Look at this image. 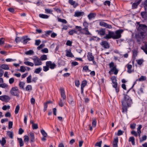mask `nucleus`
<instances>
[{"instance_id":"338daca9","label":"nucleus","mask_w":147,"mask_h":147,"mask_svg":"<svg viewBox=\"0 0 147 147\" xmlns=\"http://www.w3.org/2000/svg\"><path fill=\"white\" fill-rule=\"evenodd\" d=\"M5 42V39L3 38H0V45H1L4 44Z\"/></svg>"},{"instance_id":"412c9836","label":"nucleus","mask_w":147,"mask_h":147,"mask_svg":"<svg viewBox=\"0 0 147 147\" xmlns=\"http://www.w3.org/2000/svg\"><path fill=\"white\" fill-rule=\"evenodd\" d=\"M66 101V99H60L59 102V105L61 107H63Z\"/></svg>"},{"instance_id":"72a5a7b5","label":"nucleus","mask_w":147,"mask_h":147,"mask_svg":"<svg viewBox=\"0 0 147 147\" xmlns=\"http://www.w3.org/2000/svg\"><path fill=\"white\" fill-rule=\"evenodd\" d=\"M146 76H141L138 79H137L136 80V81H144L146 80Z\"/></svg>"},{"instance_id":"aec40b11","label":"nucleus","mask_w":147,"mask_h":147,"mask_svg":"<svg viewBox=\"0 0 147 147\" xmlns=\"http://www.w3.org/2000/svg\"><path fill=\"white\" fill-rule=\"evenodd\" d=\"M87 58L88 60L90 61H92L94 59V57L91 53L88 52V53Z\"/></svg>"},{"instance_id":"c9c22d12","label":"nucleus","mask_w":147,"mask_h":147,"mask_svg":"<svg viewBox=\"0 0 147 147\" xmlns=\"http://www.w3.org/2000/svg\"><path fill=\"white\" fill-rule=\"evenodd\" d=\"M39 16L40 18H44V19H47L49 17V16L44 14H39Z\"/></svg>"},{"instance_id":"2eb2a0df","label":"nucleus","mask_w":147,"mask_h":147,"mask_svg":"<svg viewBox=\"0 0 147 147\" xmlns=\"http://www.w3.org/2000/svg\"><path fill=\"white\" fill-rule=\"evenodd\" d=\"M96 32H97L98 34L101 36L104 35L105 33V29L103 28H102L98 30H96Z\"/></svg>"},{"instance_id":"9b49d317","label":"nucleus","mask_w":147,"mask_h":147,"mask_svg":"<svg viewBox=\"0 0 147 147\" xmlns=\"http://www.w3.org/2000/svg\"><path fill=\"white\" fill-rule=\"evenodd\" d=\"M100 45L105 49H109L110 47L109 43L106 41H102L100 43Z\"/></svg>"},{"instance_id":"4be33fe9","label":"nucleus","mask_w":147,"mask_h":147,"mask_svg":"<svg viewBox=\"0 0 147 147\" xmlns=\"http://www.w3.org/2000/svg\"><path fill=\"white\" fill-rule=\"evenodd\" d=\"M144 45L141 47V49L147 55V42H144Z\"/></svg>"},{"instance_id":"c85d7f7f","label":"nucleus","mask_w":147,"mask_h":147,"mask_svg":"<svg viewBox=\"0 0 147 147\" xmlns=\"http://www.w3.org/2000/svg\"><path fill=\"white\" fill-rule=\"evenodd\" d=\"M127 72L129 73H131L132 72V66L130 64H127Z\"/></svg>"},{"instance_id":"393cba45","label":"nucleus","mask_w":147,"mask_h":147,"mask_svg":"<svg viewBox=\"0 0 147 147\" xmlns=\"http://www.w3.org/2000/svg\"><path fill=\"white\" fill-rule=\"evenodd\" d=\"M118 141V137L115 138L113 142V147H117V143Z\"/></svg>"},{"instance_id":"9d476101","label":"nucleus","mask_w":147,"mask_h":147,"mask_svg":"<svg viewBox=\"0 0 147 147\" xmlns=\"http://www.w3.org/2000/svg\"><path fill=\"white\" fill-rule=\"evenodd\" d=\"M114 34V32H113L109 31L108 34L104 37V38L108 39L112 38L113 39V36Z\"/></svg>"},{"instance_id":"7c9ffc66","label":"nucleus","mask_w":147,"mask_h":147,"mask_svg":"<svg viewBox=\"0 0 147 147\" xmlns=\"http://www.w3.org/2000/svg\"><path fill=\"white\" fill-rule=\"evenodd\" d=\"M24 63L26 65L32 67L34 66V64L33 63L29 61H26L24 62Z\"/></svg>"},{"instance_id":"f03ea898","label":"nucleus","mask_w":147,"mask_h":147,"mask_svg":"<svg viewBox=\"0 0 147 147\" xmlns=\"http://www.w3.org/2000/svg\"><path fill=\"white\" fill-rule=\"evenodd\" d=\"M138 29L140 31L142 38H144L147 36V27L146 25L143 24H139Z\"/></svg>"},{"instance_id":"0e129e2a","label":"nucleus","mask_w":147,"mask_h":147,"mask_svg":"<svg viewBox=\"0 0 147 147\" xmlns=\"http://www.w3.org/2000/svg\"><path fill=\"white\" fill-rule=\"evenodd\" d=\"M10 108L9 106H7L6 105H4L2 107V109L4 110H6L7 109H9Z\"/></svg>"},{"instance_id":"864d4df0","label":"nucleus","mask_w":147,"mask_h":147,"mask_svg":"<svg viewBox=\"0 0 147 147\" xmlns=\"http://www.w3.org/2000/svg\"><path fill=\"white\" fill-rule=\"evenodd\" d=\"M102 141H100L99 142H97L95 145V146L101 147Z\"/></svg>"},{"instance_id":"f704fd0d","label":"nucleus","mask_w":147,"mask_h":147,"mask_svg":"<svg viewBox=\"0 0 147 147\" xmlns=\"http://www.w3.org/2000/svg\"><path fill=\"white\" fill-rule=\"evenodd\" d=\"M42 70V68L40 67L36 68L34 71V73L36 74H38L41 72Z\"/></svg>"},{"instance_id":"6ab92c4d","label":"nucleus","mask_w":147,"mask_h":147,"mask_svg":"<svg viewBox=\"0 0 147 147\" xmlns=\"http://www.w3.org/2000/svg\"><path fill=\"white\" fill-rule=\"evenodd\" d=\"M61 96L63 99H66V96L65 93V91L63 88H61L60 89Z\"/></svg>"},{"instance_id":"774afa93","label":"nucleus","mask_w":147,"mask_h":147,"mask_svg":"<svg viewBox=\"0 0 147 147\" xmlns=\"http://www.w3.org/2000/svg\"><path fill=\"white\" fill-rule=\"evenodd\" d=\"M0 142L2 145H4L6 143V140L4 138H3L2 140Z\"/></svg>"},{"instance_id":"bf43d9fd","label":"nucleus","mask_w":147,"mask_h":147,"mask_svg":"<svg viewBox=\"0 0 147 147\" xmlns=\"http://www.w3.org/2000/svg\"><path fill=\"white\" fill-rule=\"evenodd\" d=\"M142 127V126L141 125H140L137 128V132H142L141 129Z\"/></svg>"},{"instance_id":"a211bd4d","label":"nucleus","mask_w":147,"mask_h":147,"mask_svg":"<svg viewBox=\"0 0 147 147\" xmlns=\"http://www.w3.org/2000/svg\"><path fill=\"white\" fill-rule=\"evenodd\" d=\"M87 82L86 80H83L82 82L81 85V93L82 94L84 92V88L86 85Z\"/></svg>"},{"instance_id":"7ed1b4c3","label":"nucleus","mask_w":147,"mask_h":147,"mask_svg":"<svg viewBox=\"0 0 147 147\" xmlns=\"http://www.w3.org/2000/svg\"><path fill=\"white\" fill-rule=\"evenodd\" d=\"M75 28L79 32L78 34L80 35L85 34L86 35H90V33L89 31L88 28H82L80 26H75Z\"/></svg>"},{"instance_id":"f3484780","label":"nucleus","mask_w":147,"mask_h":147,"mask_svg":"<svg viewBox=\"0 0 147 147\" xmlns=\"http://www.w3.org/2000/svg\"><path fill=\"white\" fill-rule=\"evenodd\" d=\"M22 42L24 44H26L27 42L30 40V39L28 38L27 36H24L22 38Z\"/></svg>"},{"instance_id":"b1692460","label":"nucleus","mask_w":147,"mask_h":147,"mask_svg":"<svg viewBox=\"0 0 147 147\" xmlns=\"http://www.w3.org/2000/svg\"><path fill=\"white\" fill-rule=\"evenodd\" d=\"M66 55L68 57H73L74 56L73 55L72 53L71 52V50H66Z\"/></svg>"},{"instance_id":"e2e57ef3","label":"nucleus","mask_w":147,"mask_h":147,"mask_svg":"<svg viewBox=\"0 0 147 147\" xmlns=\"http://www.w3.org/2000/svg\"><path fill=\"white\" fill-rule=\"evenodd\" d=\"M136 126V123H133V124H131L130 125V127L131 129H134Z\"/></svg>"},{"instance_id":"de8ad7c7","label":"nucleus","mask_w":147,"mask_h":147,"mask_svg":"<svg viewBox=\"0 0 147 147\" xmlns=\"http://www.w3.org/2000/svg\"><path fill=\"white\" fill-rule=\"evenodd\" d=\"M0 87L3 88H6L8 87V85L5 83L2 84H0Z\"/></svg>"},{"instance_id":"a878e982","label":"nucleus","mask_w":147,"mask_h":147,"mask_svg":"<svg viewBox=\"0 0 147 147\" xmlns=\"http://www.w3.org/2000/svg\"><path fill=\"white\" fill-rule=\"evenodd\" d=\"M78 31H77V30H71L68 33L69 35H72L74 33L78 34Z\"/></svg>"},{"instance_id":"37998d69","label":"nucleus","mask_w":147,"mask_h":147,"mask_svg":"<svg viewBox=\"0 0 147 147\" xmlns=\"http://www.w3.org/2000/svg\"><path fill=\"white\" fill-rule=\"evenodd\" d=\"M32 128L33 129H37L38 128V124L37 123H34L32 125Z\"/></svg>"},{"instance_id":"69168bd1","label":"nucleus","mask_w":147,"mask_h":147,"mask_svg":"<svg viewBox=\"0 0 147 147\" xmlns=\"http://www.w3.org/2000/svg\"><path fill=\"white\" fill-rule=\"evenodd\" d=\"M22 40V38H20L19 37H17L15 39V41L17 43H18Z\"/></svg>"},{"instance_id":"79ce46f5","label":"nucleus","mask_w":147,"mask_h":147,"mask_svg":"<svg viewBox=\"0 0 147 147\" xmlns=\"http://www.w3.org/2000/svg\"><path fill=\"white\" fill-rule=\"evenodd\" d=\"M140 1H138L137 3H134L132 5L133 8H136L137 7V5L140 3Z\"/></svg>"},{"instance_id":"4468645a","label":"nucleus","mask_w":147,"mask_h":147,"mask_svg":"<svg viewBox=\"0 0 147 147\" xmlns=\"http://www.w3.org/2000/svg\"><path fill=\"white\" fill-rule=\"evenodd\" d=\"M100 25L102 26H104L106 28H112V26L111 25L103 22H101L100 23Z\"/></svg>"},{"instance_id":"cd10ccee","label":"nucleus","mask_w":147,"mask_h":147,"mask_svg":"<svg viewBox=\"0 0 147 147\" xmlns=\"http://www.w3.org/2000/svg\"><path fill=\"white\" fill-rule=\"evenodd\" d=\"M17 139L20 147L23 146L24 145V143L22 138H18Z\"/></svg>"},{"instance_id":"6e6d98bb","label":"nucleus","mask_w":147,"mask_h":147,"mask_svg":"<svg viewBox=\"0 0 147 147\" xmlns=\"http://www.w3.org/2000/svg\"><path fill=\"white\" fill-rule=\"evenodd\" d=\"M41 42V41L40 40H35V45L36 46H38Z\"/></svg>"},{"instance_id":"a18cd8bd","label":"nucleus","mask_w":147,"mask_h":147,"mask_svg":"<svg viewBox=\"0 0 147 147\" xmlns=\"http://www.w3.org/2000/svg\"><path fill=\"white\" fill-rule=\"evenodd\" d=\"M83 26L84 28H88V24L86 21H84L83 23Z\"/></svg>"},{"instance_id":"0eeeda50","label":"nucleus","mask_w":147,"mask_h":147,"mask_svg":"<svg viewBox=\"0 0 147 147\" xmlns=\"http://www.w3.org/2000/svg\"><path fill=\"white\" fill-rule=\"evenodd\" d=\"M32 59L34 61V63L35 66H40L42 64V63L40 58L37 56H34L32 58Z\"/></svg>"},{"instance_id":"20e7f679","label":"nucleus","mask_w":147,"mask_h":147,"mask_svg":"<svg viewBox=\"0 0 147 147\" xmlns=\"http://www.w3.org/2000/svg\"><path fill=\"white\" fill-rule=\"evenodd\" d=\"M109 67L110 69L109 72V74H111L112 72H113L115 75L118 74L119 70L117 68V65L113 62H111L109 64Z\"/></svg>"},{"instance_id":"c03bdc74","label":"nucleus","mask_w":147,"mask_h":147,"mask_svg":"<svg viewBox=\"0 0 147 147\" xmlns=\"http://www.w3.org/2000/svg\"><path fill=\"white\" fill-rule=\"evenodd\" d=\"M131 134L135 137H137L138 136V134L137 132L134 130H133L131 131Z\"/></svg>"},{"instance_id":"1a4fd4ad","label":"nucleus","mask_w":147,"mask_h":147,"mask_svg":"<svg viewBox=\"0 0 147 147\" xmlns=\"http://www.w3.org/2000/svg\"><path fill=\"white\" fill-rule=\"evenodd\" d=\"M46 65H47L49 68L53 69L55 68L56 66V65L54 63H52L51 61H47L46 63Z\"/></svg>"},{"instance_id":"58836bf2","label":"nucleus","mask_w":147,"mask_h":147,"mask_svg":"<svg viewBox=\"0 0 147 147\" xmlns=\"http://www.w3.org/2000/svg\"><path fill=\"white\" fill-rule=\"evenodd\" d=\"M58 21L59 22H61L65 24H66L67 22V21L64 19H62L60 18H58Z\"/></svg>"},{"instance_id":"423d86ee","label":"nucleus","mask_w":147,"mask_h":147,"mask_svg":"<svg viewBox=\"0 0 147 147\" xmlns=\"http://www.w3.org/2000/svg\"><path fill=\"white\" fill-rule=\"evenodd\" d=\"M111 79L113 84V87L115 88L116 91L117 92H119V88L117 87V83L116 82V78L115 76H113L111 78Z\"/></svg>"},{"instance_id":"49530a36","label":"nucleus","mask_w":147,"mask_h":147,"mask_svg":"<svg viewBox=\"0 0 147 147\" xmlns=\"http://www.w3.org/2000/svg\"><path fill=\"white\" fill-rule=\"evenodd\" d=\"M41 132L43 136L45 137H47V134L43 129L41 130Z\"/></svg>"},{"instance_id":"a19ab883","label":"nucleus","mask_w":147,"mask_h":147,"mask_svg":"<svg viewBox=\"0 0 147 147\" xmlns=\"http://www.w3.org/2000/svg\"><path fill=\"white\" fill-rule=\"evenodd\" d=\"M147 137L146 135L143 136L141 138H140V142H142L146 140Z\"/></svg>"},{"instance_id":"052dcab7","label":"nucleus","mask_w":147,"mask_h":147,"mask_svg":"<svg viewBox=\"0 0 147 147\" xmlns=\"http://www.w3.org/2000/svg\"><path fill=\"white\" fill-rule=\"evenodd\" d=\"M49 68L47 65H46V66H44L43 67V70L45 71H47L49 70Z\"/></svg>"},{"instance_id":"e433bc0d","label":"nucleus","mask_w":147,"mask_h":147,"mask_svg":"<svg viewBox=\"0 0 147 147\" xmlns=\"http://www.w3.org/2000/svg\"><path fill=\"white\" fill-rule=\"evenodd\" d=\"M129 141L131 142L132 145H134L135 144V139L134 137H130L129 139Z\"/></svg>"},{"instance_id":"5fc2aeb1","label":"nucleus","mask_w":147,"mask_h":147,"mask_svg":"<svg viewBox=\"0 0 147 147\" xmlns=\"http://www.w3.org/2000/svg\"><path fill=\"white\" fill-rule=\"evenodd\" d=\"M19 109L20 106L19 105H18L16 107L15 109V113L16 114H17L18 113Z\"/></svg>"},{"instance_id":"4d7b16f0","label":"nucleus","mask_w":147,"mask_h":147,"mask_svg":"<svg viewBox=\"0 0 147 147\" xmlns=\"http://www.w3.org/2000/svg\"><path fill=\"white\" fill-rule=\"evenodd\" d=\"M24 83L22 82H20L19 83V86L21 88L23 89L24 88Z\"/></svg>"},{"instance_id":"5701e85b","label":"nucleus","mask_w":147,"mask_h":147,"mask_svg":"<svg viewBox=\"0 0 147 147\" xmlns=\"http://www.w3.org/2000/svg\"><path fill=\"white\" fill-rule=\"evenodd\" d=\"M29 135L30 137V141L31 142H34L35 141V137L34 133L32 132H30L29 133Z\"/></svg>"},{"instance_id":"6e6552de","label":"nucleus","mask_w":147,"mask_h":147,"mask_svg":"<svg viewBox=\"0 0 147 147\" xmlns=\"http://www.w3.org/2000/svg\"><path fill=\"white\" fill-rule=\"evenodd\" d=\"M123 30L122 29L117 30L114 32L113 37L114 39H118L120 38L121 36V34L123 32Z\"/></svg>"},{"instance_id":"13d9d810","label":"nucleus","mask_w":147,"mask_h":147,"mask_svg":"<svg viewBox=\"0 0 147 147\" xmlns=\"http://www.w3.org/2000/svg\"><path fill=\"white\" fill-rule=\"evenodd\" d=\"M24 140L25 142H28L29 140V138L27 136L25 135L24 136Z\"/></svg>"},{"instance_id":"3c124183","label":"nucleus","mask_w":147,"mask_h":147,"mask_svg":"<svg viewBox=\"0 0 147 147\" xmlns=\"http://www.w3.org/2000/svg\"><path fill=\"white\" fill-rule=\"evenodd\" d=\"M34 53V51L32 50H30L25 53V54L27 55H32Z\"/></svg>"},{"instance_id":"603ef678","label":"nucleus","mask_w":147,"mask_h":147,"mask_svg":"<svg viewBox=\"0 0 147 147\" xmlns=\"http://www.w3.org/2000/svg\"><path fill=\"white\" fill-rule=\"evenodd\" d=\"M26 70V69L25 67L21 66L20 67V71L21 72H24Z\"/></svg>"},{"instance_id":"39448f33","label":"nucleus","mask_w":147,"mask_h":147,"mask_svg":"<svg viewBox=\"0 0 147 147\" xmlns=\"http://www.w3.org/2000/svg\"><path fill=\"white\" fill-rule=\"evenodd\" d=\"M10 93L13 96H18L20 91L18 88L16 86L12 87L10 90Z\"/></svg>"},{"instance_id":"4c0bfd02","label":"nucleus","mask_w":147,"mask_h":147,"mask_svg":"<svg viewBox=\"0 0 147 147\" xmlns=\"http://www.w3.org/2000/svg\"><path fill=\"white\" fill-rule=\"evenodd\" d=\"M32 90V87L31 85H28L26 88V91H30Z\"/></svg>"},{"instance_id":"f257e3e1","label":"nucleus","mask_w":147,"mask_h":147,"mask_svg":"<svg viewBox=\"0 0 147 147\" xmlns=\"http://www.w3.org/2000/svg\"><path fill=\"white\" fill-rule=\"evenodd\" d=\"M123 97L121 100L122 106V112H126L127 108L132 103V100L131 98L127 95L123 94Z\"/></svg>"},{"instance_id":"ddd939ff","label":"nucleus","mask_w":147,"mask_h":147,"mask_svg":"<svg viewBox=\"0 0 147 147\" xmlns=\"http://www.w3.org/2000/svg\"><path fill=\"white\" fill-rule=\"evenodd\" d=\"M92 126H91L90 125H89V129L90 131H92V127H95L96 125V120L95 119H93L92 120Z\"/></svg>"},{"instance_id":"473e14b6","label":"nucleus","mask_w":147,"mask_h":147,"mask_svg":"<svg viewBox=\"0 0 147 147\" xmlns=\"http://www.w3.org/2000/svg\"><path fill=\"white\" fill-rule=\"evenodd\" d=\"M141 15L142 17L145 20L147 19V13L145 12H142L141 13Z\"/></svg>"},{"instance_id":"c756f323","label":"nucleus","mask_w":147,"mask_h":147,"mask_svg":"<svg viewBox=\"0 0 147 147\" xmlns=\"http://www.w3.org/2000/svg\"><path fill=\"white\" fill-rule=\"evenodd\" d=\"M40 58L41 61L47 60V56L45 55H43L40 56Z\"/></svg>"},{"instance_id":"680f3d73","label":"nucleus","mask_w":147,"mask_h":147,"mask_svg":"<svg viewBox=\"0 0 147 147\" xmlns=\"http://www.w3.org/2000/svg\"><path fill=\"white\" fill-rule=\"evenodd\" d=\"M41 51L43 53H47L49 52V51L48 49L47 48H45L44 49L42 50Z\"/></svg>"},{"instance_id":"8fccbe9b","label":"nucleus","mask_w":147,"mask_h":147,"mask_svg":"<svg viewBox=\"0 0 147 147\" xmlns=\"http://www.w3.org/2000/svg\"><path fill=\"white\" fill-rule=\"evenodd\" d=\"M32 78V76L30 75L27 78V82L28 83H30L31 82V79Z\"/></svg>"},{"instance_id":"2f4dec72","label":"nucleus","mask_w":147,"mask_h":147,"mask_svg":"<svg viewBox=\"0 0 147 147\" xmlns=\"http://www.w3.org/2000/svg\"><path fill=\"white\" fill-rule=\"evenodd\" d=\"M1 68L5 69L8 70L9 69V67L8 65L6 64H3L1 66Z\"/></svg>"},{"instance_id":"ea45409f","label":"nucleus","mask_w":147,"mask_h":147,"mask_svg":"<svg viewBox=\"0 0 147 147\" xmlns=\"http://www.w3.org/2000/svg\"><path fill=\"white\" fill-rule=\"evenodd\" d=\"M82 71L86 72H87V71H91L89 69L88 67L86 66L83 67Z\"/></svg>"},{"instance_id":"dca6fc26","label":"nucleus","mask_w":147,"mask_h":147,"mask_svg":"<svg viewBox=\"0 0 147 147\" xmlns=\"http://www.w3.org/2000/svg\"><path fill=\"white\" fill-rule=\"evenodd\" d=\"M84 14V12L83 11H76L74 13V16L75 17H79L83 16Z\"/></svg>"},{"instance_id":"f8f14e48","label":"nucleus","mask_w":147,"mask_h":147,"mask_svg":"<svg viewBox=\"0 0 147 147\" xmlns=\"http://www.w3.org/2000/svg\"><path fill=\"white\" fill-rule=\"evenodd\" d=\"M10 98L7 95L0 96V100L3 101H7L9 100Z\"/></svg>"},{"instance_id":"bb28decb","label":"nucleus","mask_w":147,"mask_h":147,"mask_svg":"<svg viewBox=\"0 0 147 147\" xmlns=\"http://www.w3.org/2000/svg\"><path fill=\"white\" fill-rule=\"evenodd\" d=\"M96 16V14L94 13H90L88 16V17L90 20L94 18Z\"/></svg>"},{"instance_id":"09e8293b","label":"nucleus","mask_w":147,"mask_h":147,"mask_svg":"<svg viewBox=\"0 0 147 147\" xmlns=\"http://www.w3.org/2000/svg\"><path fill=\"white\" fill-rule=\"evenodd\" d=\"M7 134L10 138L11 139H12L13 138V135L12 132L10 131H8L7 133Z\"/></svg>"}]
</instances>
